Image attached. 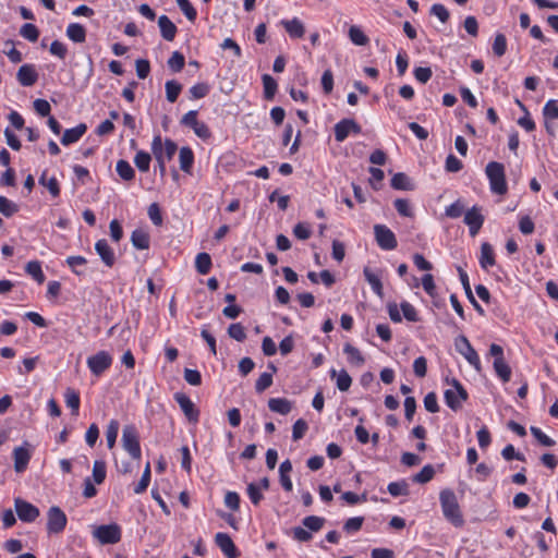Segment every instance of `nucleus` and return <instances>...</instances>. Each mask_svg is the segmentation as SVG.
<instances>
[{"label":"nucleus","instance_id":"59","mask_svg":"<svg viewBox=\"0 0 558 558\" xmlns=\"http://www.w3.org/2000/svg\"><path fill=\"white\" fill-rule=\"evenodd\" d=\"M518 105L520 106V108L525 111V116L524 117H521L519 120H518V124L523 128L525 131L527 132H532L535 130V122L531 119L527 110H526V107L520 101V100H517Z\"/></svg>","mask_w":558,"mask_h":558},{"label":"nucleus","instance_id":"33","mask_svg":"<svg viewBox=\"0 0 558 558\" xmlns=\"http://www.w3.org/2000/svg\"><path fill=\"white\" fill-rule=\"evenodd\" d=\"M363 274H364L365 280L371 286L373 292L375 294L381 296L383 295V283H381L380 277L378 275H376L375 272H373L368 267L364 268Z\"/></svg>","mask_w":558,"mask_h":558},{"label":"nucleus","instance_id":"23","mask_svg":"<svg viewBox=\"0 0 558 558\" xmlns=\"http://www.w3.org/2000/svg\"><path fill=\"white\" fill-rule=\"evenodd\" d=\"M268 408L271 412L287 415L292 410V402L286 398H270L268 400Z\"/></svg>","mask_w":558,"mask_h":558},{"label":"nucleus","instance_id":"25","mask_svg":"<svg viewBox=\"0 0 558 558\" xmlns=\"http://www.w3.org/2000/svg\"><path fill=\"white\" fill-rule=\"evenodd\" d=\"M131 242L137 250H147L150 245V236L143 229H135L131 235Z\"/></svg>","mask_w":558,"mask_h":558},{"label":"nucleus","instance_id":"1","mask_svg":"<svg viewBox=\"0 0 558 558\" xmlns=\"http://www.w3.org/2000/svg\"><path fill=\"white\" fill-rule=\"evenodd\" d=\"M122 446L124 450L134 460H141L142 449L140 445V435L134 425H125L122 430Z\"/></svg>","mask_w":558,"mask_h":558},{"label":"nucleus","instance_id":"46","mask_svg":"<svg viewBox=\"0 0 558 558\" xmlns=\"http://www.w3.org/2000/svg\"><path fill=\"white\" fill-rule=\"evenodd\" d=\"M350 40L356 46H365L368 43V37L357 26H351L349 29Z\"/></svg>","mask_w":558,"mask_h":558},{"label":"nucleus","instance_id":"17","mask_svg":"<svg viewBox=\"0 0 558 558\" xmlns=\"http://www.w3.org/2000/svg\"><path fill=\"white\" fill-rule=\"evenodd\" d=\"M95 251L107 267L111 268L114 266L116 254L106 239H100L95 243Z\"/></svg>","mask_w":558,"mask_h":558},{"label":"nucleus","instance_id":"32","mask_svg":"<svg viewBox=\"0 0 558 558\" xmlns=\"http://www.w3.org/2000/svg\"><path fill=\"white\" fill-rule=\"evenodd\" d=\"M493 367L502 383H508L511 379V368L505 359L494 360Z\"/></svg>","mask_w":558,"mask_h":558},{"label":"nucleus","instance_id":"62","mask_svg":"<svg viewBox=\"0 0 558 558\" xmlns=\"http://www.w3.org/2000/svg\"><path fill=\"white\" fill-rule=\"evenodd\" d=\"M507 50V39L504 34H497L493 44V51L497 57H501Z\"/></svg>","mask_w":558,"mask_h":558},{"label":"nucleus","instance_id":"27","mask_svg":"<svg viewBox=\"0 0 558 558\" xmlns=\"http://www.w3.org/2000/svg\"><path fill=\"white\" fill-rule=\"evenodd\" d=\"M343 352L347 355L348 362L355 366H361L365 363V359L361 351L350 343H345Z\"/></svg>","mask_w":558,"mask_h":558},{"label":"nucleus","instance_id":"63","mask_svg":"<svg viewBox=\"0 0 558 558\" xmlns=\"http://www.w3.org/2000/svg\"><path fill=\"white\" fill-rule=\"evenodd\" d=\"M531 434L538 440V442L545 447H553L556 442L549 436L542 432L541 428L532 426L530 428Z\"/></svg>","mask_w":558,"mask_h":558},{"label":"nucleus","instance_id":"12","mask_svg":"<svg viewBox=\"0 0 558 558\" xmlns=\"http://www.w3.org/2000/svg\"><path fill=\"white\" fill-rule=\"evenodd\" d=\"M456 348L461 355L477 371L481 372V360L477 352L473 349L469 340L464 336H460L456 341Z\"/></svg>","mask_w":558,"mask_h":558},{"label":"nucleus","instance_id":"18","mask_svg":"<svg viewBox=\"0 0 558 558\" xmlns=\"http://www.w3.org/2000/svg\"><path fill=\"white\" fill-rule=\"evenodd\" d=\"M279 24L286 29L292 39L302 38L305 34V26L299 17H293L291 20L283 19Z\"/></svg>","mask_w":558,"mask_h":558},{"label":"nucleus","instance_id":"44","mask_svg":"<svg viewBox=\"0 0 558 558\" xmlns=\"http://www.w3.org/2000/svg\"><path fill=\"white\" fill-rule=\"evenodd\" d=\"M178 7L190 22H195L197 17V11L193 7L190 0H175Z\"/></svg>","mask_w":558,"mask_h":558},{"label":"nucleus","instance_id":"21","mask_svg":"<svg viewBox=\"0 0 558 558\" xmlns=\"http://www.w3.org/2000/svg\"><path fill=\"white\" fill-rule=\"evenodd\" d=\"M496 264L495 253L493 246L488 242L481 245L480 265L484 270L493 267Z\"/></svg>","mask_w":558,"mask_h":558},{"label":"nucleus","instance_id":"47","mask_svg":"<svg viewBox=\"0 0 558 558\" xmlns=\"http://www.w3.org/2000/svg\"><path fill=\"white\" fill-rule=\"evenodd\" d=\"M184 64L185 58L179 51H174L168 60V66L174 73L181 72L184 68Z\"/></svg>","mask_w":558,"mask_h":558},{"label":"nucleus","instance_id":"48","mask_svg":"<svg viewBox=\"0 0 558 558\" xmlns=\"http://www.w3.org/2000/svg\"><path fill=\"white\" fill-rule=\"evenodd\" d=\"M107 469L102 460H96L93 465V478L96 484H101L106 480Z\"/></svg>","mask_w":558,"mask_h":558},{"label":"nucleus","instance_id":"40","mask_svg":"<svg viewBox=\"0 0 558 558\" xmlns=\"http://www.w3.org/2000/svg\"><path fill=\"white\" fill-rule=\"evenodd\" d=\"M209 92L210 85L206 82L196 83L189 90L191 99H202L206 97Z\"/></svg>","mask_w":558,"mask_h":558},{"label":"nucleus","instance_id":"36","mask_svg":"<svg viewBox=\"0 0 558 558\" xmlns=\"http://www.w3.org/2000/svg\"><path fill=\"white\" fill-rule=\"evenodd\" d=\"M25 271L39 284L44 283L46 277L38 260H31L25 266Z\"/></svg>","mask_w":558,"mask_h":558},{"label":"nucleus","instance_id":"56","mask_svg":"<svg viewBox=\"0 0 558 558\" xmlns=\"http://www.w3.org/2000/svg\"><path fill=\"white\" fill-rule=\"evenodd\" d=\"M307 429H308V425H307L306 421H304L303 418L296 420L292 426V439L294 441L302 439L304 437L305 433L307 432Z\"/></svg>","mask_w":558,"mask_h":558},{"label":"nucleus","instance_id":"49","mask_svg":"<svg viewBox=\"0 0 558 558\" xmlns=\"http://www.w3.org/2000/svg\"><path fill=\"white\" fill-rule=\"evenodd\" d=\"M19 211V206L7 198L5 196L0 195V213L5 217H11L15 213Z\"/></svg>","mask_w":558,"mask_h":558},{"label":"nucleus","instance_id":"14","mask_svg":"<svg viewBox=\"0 0 558 558\" xmlns=\"http://www.w3.org/2000/svg\"><path fill=\"white\" fill-rule=\"evenodd\" d=\"M485 217L482 213V208L477 206L468 209L463 217V221L469 227L471 236H475L480 232Z\"/></svg>","mask_w":558,"mask_h":558},{"label":"nucleus","instance_id":"10","mask_svg":"<svg viewBox=\"0 0 558 558\" xmlns=\"http://www.w3.org/2000/svg\"><path fill=\"white\" fill-rule=\"evenodd\" d=\"M375 239L378 246L385 251L395 250L398 245L395 233L385 225L374 227Z\"/></svg>","mask_w":558,"mask_h":558},{"label":"nucleus","instance_id":"53","mask_svg":"<svg viewBox=\"0 0 558 558\" xmlns=\"http://www.w3.org/2000/svg\"><path fill=\"white\" fill-rule=\"evenodd\" d=\"M396 210L402 217H413V210L409 199L397 198L393 203Z\"/></svg>","mask_w":558,"mask_h":558},{"label":"nucleus","instance_id":"2","mask_svg":"<svg viewBox=\"0 0 558 558\" xmlns=\"http://www.w3.org/2000/svg\"><path fill=\"white\" fill-rule=\"evenodd\" d=\"M486 174L489 179L490 190L499 195L507 192L505 167L502 163L492 161L486 166Z\"/></svg>","mask_w":558,"mask_h":558},{"label":"nucleus","instance_id":"22","mask_svg":"<svg viewBox=\"0 0 558 558\" xmlns=\"http://www.w3.org/2000/svg\"><path fill=\"white\" fill-rule=\"evenodd\" d=\"M440 504L444 515L448 521L453 522V492L445 489L440 493Z\"/></svg>","mask_w":558,"mask_h":558},{"label":"nucleus","instance_id":"4","mask_svg":"<svg viewBox=\"0 0 558 558\" xmlns=\"http://www.w3.org/2000/svg\"><path fill=\"white\" fill-rule=\"evenodd\" d=\"M197 116L198 112L196 110H190L181 118L180 123L185 128L192 129L194 134L201 140L208 141L213 133L205 122L197 119Z\"/></svg>","mask_w":558,"mask_h":558},{"label":"nucleus","instance_id":"3","mask_svg":"<svg viewBox=\"0 0 558 558\" xmlns=\"http://www.w3.org/2000/svg\"><path fill=\"white\" fill-rule=\"evenodd\" d=\"M112 354L105 350L98 351L86 360L89 372L96 377H100L107 372L112 366Z\"/></svg>","mask_w":558,"mask_h":558},{"label":"nucleus","instance_id":"57","mask_svg":"<svg viewBox=\"0 0 558 558\" xmlns=\"http://www.w3.org/2000/svg\"><path fill=\"white\" fill-rule=\"evenodd\" d=\"M435 471L432 465H425L418 473L413 476V482L425 484L434 477Z\"/></svg>","mask_w":558,"mask_h":558},{"label":"nucleus","instance_id":"39","mask_svg":"<svg viewBox=\"0 0 558 558\" xmlns=\"http://www.w3.org/2000/svg\"><path fill=\"white\" fill-rule=\"evenodd\" d=\"M262 81L264 86V97L268 100H271L275 97L278 84L276 80L269 74H264Z\"/></svg>","mask_w":558,"mask_h":558},{"label":"nucleus","instance_id":"50","mask_svg":"<svg viewBox=\"0 0 558 558\" xmlns=\"http://www.w3.org/2000/svg\"><path fill=\"white\" fill-rule=\"evenodd\" d=\"M20 34L22 37H24L25 39H27L32 43L37 41V39L39 37V31H38L37 26L32 23L24 24L20 29Z\"/></svg>","mask_w":558,"mask_h":558},{"label":"nucleus","instance_id":"11","mask_svg":"<svg viewBox=\"0 0 558 558\" xmlns=\"http://www.w3.org/2000/svg\"><path fill=\"white\" fill-rule=\"evenodd\" d=\"M155 150L161 154L163 157V160L170 161L173 156L175 155L178 150V145L175 142H173L170 138H166L165 142H162V137L160 134H157L154 136L151 142V153L155 156Z\"/></svg>","mask_w":558,"mask_h":558},{"label":"nucleus","instance_id":"8","mask_svg":"<svg viewBox=\"0 0 558 558\" xmlns=\"http://www.w3.org/2000/svg\"><path fill=\"white\" fill-rule=\"evenodd\" d=\"M14 508L19 519L25 523L35 522L40 514L39 509L35 505L20 497L14 499Z\"/></svg>","mask_w":558,"mask_h":558},{"label":"nucleus","instance_id":"54","mask_svg":"<svg viewBox=\"0 0 558 558\" xmlns=\"http://www.w3.org/2000/svg\"><path fill=\"white\" fill-rule=\"evenodd\" d=\"M369 173H371V178H369V184L372 185V187L375 190V191H378L381 189V182L385 178V173L381 169L379 168H375V167H371L369 168Z\"/></svg>","mask_w":558,"mask_h":558},{"label":"nucleus","instance_id":"31","mask_svg":"<svg viewBox=\"0 0 558 558\" xmlns=\"http://www.w3.org/2000/svg\"><path fill=\"white\" fill-rule=\"evenodd\" d=\"M65 264L74 275L83 276L84 270L82 268L87 264V259L81 255L68 256Z\"/></svg>","mask_w":558,"mask_h":558},{"label":"nucleus","instance_id":"19","mask_svg":"<svg viewBox=\"0 0 558 558\" xmlns=\"http://www.w3.org/2000/svg\"><path fill=\"white\" fill-rule=\"evenodd\" d=\"M86 131L87 125L85 123H80L74 128L66 129L61 137V144L64 146H69L74 143H77L84 136Z\"/></svg>","mask_w":558,"mask_h":558},{"label":"nucleus","instance_id":"41","mask_svg":"<svg viewBox=\"0 0 558 558\" xmlns=\"http://www.w3.org/2000/svg\"><path fill=\"white\" fill-rule=\"evenodd\" d=\"M119 422L117 420H111L106 429V439L108 448L111 449L114 447L118 433H119Z\"/></svg>","mask_w":558,"mask_h":558},{"label":"nucleus","instance_id":"58","mask_svg":"<svg viewBox=\"0 0 558 558\" xmlns=\"http://www.w3.org/2000/svg\"><path fill=\"white\" fill-rule=\"evenodd\" d=\"M400 310L403 314V317L408 320V322H412V323H415L418 320V316H417V312L415 310V307L407 302V301H403L400 303Z\"/></svg>","mask_w":558,"mask_h":558},{"label":"nucleus","instance_id":"9","mask_svg":"<svg viewBox=\"0 0 558 558\" xmlns=\"http://www.w3.org/2000/svg\"><path fill=\"white\" fill-rule=\"evenodd\" d=\"M333 132L336 142L342 143L350 134H361L362 128L353 119H342L335 124Z\"/></svg>","mask_w":558,"mask_h":558},{"label":"nucleus","instance_id":"29","mask_svg":"<svg viewBox=\"0 0 558 558\" xmlns=\"http://www.w3.org/2000/svg\"><path fill=\"white\" fill-rule=\"evenodd\" d=\"M331 378L337 377V388L340 391H348L352 385V378L345 369L337 373L336 369L330 371Z\"/></svg>","mask_w":558,"mask_h":558},{"label":"nucleus","instance_id":"6","mask_svg":"<svg viewBox=\"0 0 558 558\" xmlns=\"http://www.w3.org/2000/svg\"><path fill=\"white\" fill-rule=\"evenodd\" d=\"M68 523L65 512L58 506H52L47 511V532L48 534L62 533Z\"/></svg>","mask_w":558,"mask_h":558},{"label":"nucleus","instance_id":"38","mask_svg":"<svg viewBox=\"0 0 558 558\" xmlns=\"http://www.w3.org/2000/svg\"><path fill=\"white\" fill-rule=\"evenodd\" d=\"M166 98L169 102H175L182 92V84L175 80L167 81L165 84Z\"/></svg>","mask_w":558,"mask_h":558},{"label":"nucleus","instance_id":"13","mask_svg":"<svg viewBox=\"0 0 558 558\" xmlns=\"http://www.w3.org/2000/svg\"><path fill=\"white\" fill-rule=\"evenodd\" d=\"M174 400L191 423H197L199 420V410L194 402L184 392H175Z\"/></svg>","mask_w":558,"mask_h":558},{"label":"nucleus","instance_id":"20","mask_svg":"<svg viewBox=\"0 0 558 558\" xmlns=\"http://www.w3.org/2000/svg\"><path fill=\"white\" fill-rule=\"evenodd\" d=\"M158 26L161 37L167 41H172L175 38L178 28L175 24L167 16L161 15L158 19Z\"/></svg>","mask_w":558,"mask_h":558},{"label":"nucleus","instance_id":"64","mask_svg":"<svg viewBox=\"0 0 558 558\" xmlns=\"http://www.w3.org/2000/svg\"><path fill=\"white\" fill-rule=\"evenodd\" d=\"M49 51L52 56L64 60L68 54L66 46L60 40H53L50 45Z\"/></svg>","mask_w":558,"mask_h":558},{"label":"nucleus","instance_id":"51","mask_svg":"<svg viewBox=\"0 0 558 558\" xmlns=\"http://www.w3.org/2000/svg\"><path fill=\"white\" fill-rule=\"evenodd\" d=\"M408 487L409 486L405 481H400L389 483L387 489L391 496L399 497L408 495Z\"/></svg>","mask_w":558,"mask_h":558},{"label":"nucleus","instance_id":"34","mask_svg":"<svg viewBox=\"0 0 558 558\" xmlns=\"http://www.w3.org/2000/svg\"><path fill=\"white\" fill-rule=\"evenodd\" d=\"M390 184L392 189L400 191H410L413 189L410 178L402 172L396 173L391 178Z\"/></svg>","mask_w":558,"mask_h":558},{"label":"nucleus","instance_id":"30","mask_svg":"<svg viewBox=\"0 0 558 558\" xmlns=\"http://www.w3.org/2000/svg\"><path fill=\"white\" fill-rule=\"evenodd\" d=\"M39 184L48 189L53 198L60 196V185L56 177L47 178V171H44L39 177Z\"/></svg>","mask_w":558,"mask_h":558},{"label":"nucleus","instance_id":"15","mask_svg":"<svg viewBox=\"0 0 558 558\" xmlns=\"http://www.w3.org/2000/svg\"><path fill=\"white\" fill-rule=\"evenodd\" d=\"M215 542L227 558H238L240 553L227 533H217Z\"/></svg>","mask_w":558,"mask_h":558},{"label":"nucleus","instance_id":"26","mask_svg":"<svg viewBox=\"0 0 558 558\" xmlns=\"http://www.w3.org/2000/svg\"><path fill=\"white\" fill-rule=\"evenodd\" d=\"M179 161L181 170L185 173H191L194 165L193 150L187 146L182 147L179 153Z\"/></svg>","mask_w":558,"mask_h":558},{"label":"nucleus","instance_id":"7","mask_svg":"<svg viewBox=\"0 0 558 558\" xmlns=\"http://www.w3.org/2000/svg\"><path fill=\"white\" fill-rule=\"evenodd\" d=\"M33 446L27 440L23 441L21 446L14 448L12 456L16 473H23L26 471L33 456Z\"/></svg>","mask_w":558,"mask_h":558},{"label":"nucleus","instance_id":"24","mask_svg":"<svg viewBox=\"0 0 558 558\" xmlns=\"http://www.w3.org/2000/svg\"><path fill=\"white\" fill-rule=\"evenodd\" d=\"M65 34L70 40L76 44H82L86 40V29L80 23H70Z\"/></svg>","mask_w":558,"mask_h":558},{"label":"nucleus","instance_id":"52","mask_svg":"<svg viewBox=\"0 0 558 558\" xmlns=\"http://www.w3.org/2000/svg\"><path fill=\"white\" fill-rule=\"evenodd\" d=\"M543 116L545 120H557L558 119V100H548L543 108Z\"/></svg>","mask_w":558,"mask_h":558},{"label":"nucleus","instance_id":"35","mask_svg":"<svg viewBox=\"0 0 558 558\" xmlns=\"http://www.w3.org/2000/svg\"><path fill=\"white\" fill-rule=\"evenodd\" d=\"M116 171L119 177L124 181H132L135 178V171L129 161L124 159L118 160L116 165Z\"/></svg>","mask_w":558,"mask_h":558},{"label":"nucleus","instance_id":"61","mask_svg":"<svg viewBox=\"0 0 558 558\" xmlns=\"http://www.w3.org/2000/svg\"><path fill=\"white\" fill-rule=\"evenodd\" d=\"M272 385V375L270 373H263L259 375L255 383V390L258 393H262L267 388H269Z\"/></svg>","mask_w":558,"mask_h":558},{"label":"nucleus","instance_id":"60","mask_svg":"<svg viewBox=\"0 0 558 558\" xmlns=\"http://www.w3.org/2000/svg\"><path fill=\"white\" fill-rule=\"evenodd\" d=\"M228 335L236 340V341H244L246 339V332L244 327L240 323L231 324L228 328Z\"/></svg>","mask_w":558,"mask_h":558},{"label":"nucleus","instance_id":"28","mask_svg":"<svg viewBox=\"0 0 558 558\" xmlns=\"http://www.w3.org/2000/svg\"><path fill=\"white\" fill-rule=\"evenodd\" d=\"M64 401L66 407L71 409L72 414L77 415L81 405L80 393L73 388H68L64 392Z\"/></svg>","mask_w":558,"mask_h":558},{"label":"nucleus","instance_id":"37","mask_svg":"<svg viewBox=\"0 0 558 558\" xmlns=\"http://www.w3.org/2000/svg\"><path fill=\"white\" fill-rule=\"evenodd\" d=\"M211 257L208 253H198L195 258V268L198 274L207 275L211 268Z\"/></svg>","mask_w":558,"mask_h":558},{"label":"nucleus","instance_id":"42","mask_svg":"<svg viewBox=\"0 0 558 558\" xmlns=\"http://www.w3.org/2000/svg\"><path fill=\"white\" fill-rule=\"evenodd\" d=\"M151 472H150V464L147 463L145 466V470L142 474L141 480L138 483L134 486L133 492L137 495L143 494L146 492L149 483H150Z\"/></svg>","mask_w":558,"mask_h":558},{"label":"nucleus","instance_id":"43","mask_svg":"<svg viewBox=\"0 0 558 558\" xmlns=\"http://www.w3.org/2000/svg\"><path fill=\"white\" fill-rule=\"evenodd\" d=\"M151 157L145 150H138L134 157V163L137 169L142 172H146L149 170Z\"/></svg>","mask_w":558,"mask_h":558},{"label":"nucleus","instance_id":"45","mask_svg":"<svg viewBox=\"0 0 558 558\" xmlns=\"http://www.w3.org/2000/svg\"><path fill=\"white\" fill-rule=\"evenodd\" d=\"M302 524L312 532H318L325 524V518L307 515L302 520Z\"/></svg>","mask_w":558,"mask_h":558},{"label":"nucleus","instance_id":"55","mask_svg":"<svg viewBox=\"0 0 558 558\" xmlns=\"http://www.w3.org/2000/svg\"><path fill=\"white\" fill-rule=\"evenodd\" d=\"M246 492L251 502L254 506H258L259 502L264 499V495L260 490V487L255 483H250L247 485Z\"/></svg>","mask_w":558,"mask_h":558},{"label":"nucleus","instance_id":"5","mask_svg":"<svg viewBox=\"0 0 558 558\" xmlns=\"http://www.w3.org/2000/svg\"><path fill=\"white\" fill-rule=\"evenodd\" d=\"M93 535L102 545H113L121 541L122 531L117 523L96 526Z\"/></svg>","mask_w":558,"mask_h":558},{"label":"nucleus","instance_id":"16","mask_svg":"<svg viewBox=\"0 0 558 558\" xmlns=\"http://www.w3.org/2000/svg\"><path fill=\"white\" fill-rule=\"evenodd\" d=\"M16 78L20 85L24 87L33 86L38 81V73L34 64H23L20 66Z\"/></svg>","mask_w":558,"mask_h":558}]
</instances>
